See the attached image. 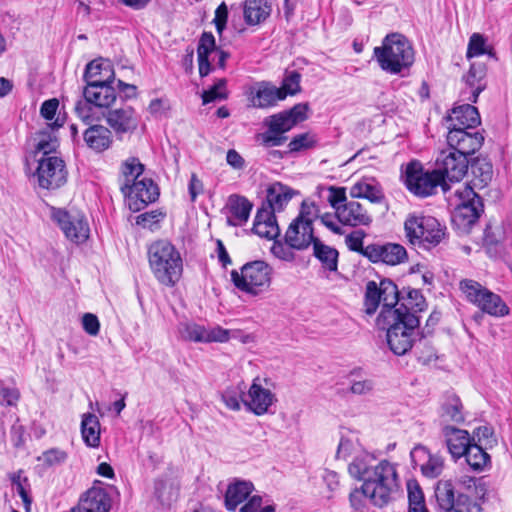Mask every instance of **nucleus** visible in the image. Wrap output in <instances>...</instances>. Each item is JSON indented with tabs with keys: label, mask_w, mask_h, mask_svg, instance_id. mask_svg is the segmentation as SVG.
<instances>
[{
	"label": "nucleus",
	"mask_w": 512,
	"mask_h": 512,
	"mask_svg": "<svg viewBox=\"0 0 512 512\" xmlns=\"http://www.w3.org/2000/svg\"><path fill=\"white\" fill-rule=\"evenodd\" d=\"M403 308L387 309L376 318L377 327L386 330L387 343L398 356L406 354L412 348L414 331L419 326V318Z\"/></svg>",
	"instance_id": "f257e3e1"
},
{
	"label": "nucleus",
	"mask_w": 512,
	"mask_h": 512,
	"mask_svg": "<svg viewBox=\"0 0 512 512\" xmlns=\"http://www.w3.org/2000/svg\"><path fill=\"white\" fill-rule=\"evenodd\" d=\"M374 57L386 73L405 76L415 61V52L410 41L402 34H388L382 45L374 48Z\"/></svg>",
	"instance_id": "f03ea898"
},
{
	"label": "nucleus",
	"mask_w": 512,
	"mask_h": 512,
	"mask_svg": "<svg viewBox=\"0 0 512 512\" xmlns=\"http://www.w3.org/2000/svg\"><path fill=\"white\" fill-rule=\"evenodd\" d=\"M150 269L156 280L166 286L173 287L183 273V260L179 251L170 242L159 240L148 249Z\"/></svg>",
	"instance_id": "7ed1b4c3"
},
{
	"label": "nucleus",
	"mask_w": 512,
	"mask_h": 512,
	"mask_svg": "<svg viewBox=\"0 0 512 512\" xmlns=\"http://www.w3.org/2000/svg\"><path fill=\"white\" fill-rule=\"evenodd\" d=\"M364 483L367 490L373 494V505L379 508L387 506L400 490L397 464L381 460L371 468Z\"/></svg>",
	"instance_id": "20e7f679"
},
{
	"label": "nucleus",
	"mask_w": 512,
	"mask_h": 512,
	"mask_svg": "<svg viewBox=\"0 0 512 512\" xmlns=\"http://www.w3.org/2000/svg\"><path fill=\"white\" fill-rule=\"evenodd\" d=\"M405 237L409 244L430 250L446 238V226L435 217L409 214L404 221Z\"/></svg>",
	"instance_id": "39448f33"
},
{
	"label": "nucleus",
	"mask_w": 512,
	"mask_h": 512,
	"mask_svg": "<svg viewBox=\"0 0 512 512\" xmlns=\"http://www.w3.org/2000/svg\"><path fill=\"white\" fill-rule=\"evenodd\" d=\"M455 196L459 203L452 214V223L460 233L467 234L483 212V204L481 198L468 184L457 188Z\"/></svg>",
	"instance_id": "423d86ee"
},
{
	"label": "nucleus",
	"mask_w": 512,
	"mask_h": 512,
	"mask_svg": "<svg viewBox=\"0 0 512 512\" xmlns=\"http://www.w3.org/2000/svg\"><path fill=\"white\" fill-rule=\"evenodd\" d=\"M272 269L264 261H254L245 264L241 271L233 270L231 278L236 288L257 296L268 290L271 284Z\"/></svg>",
	"instance_id": "0eeeda50"
},
{
	"label": "nucleus",
	"mask_w": 512,
	"mask_h": 512,
	"mask_svg": "<svg viewBox=\"0 0 512 512\" xmlns=\"http://www.w3.org/2000/svg\"><path fill=\"white\" fill-rule=\"evenodd\" d=\"M403 178L407 189L417 197L425 198L433 195L438 186H441L444 192L449 190L448 184L441 182V177L435 170H424L418 161L407 164Z\"/></svg>",
	"instance_id": "6e6552de"
},
{
	"label": "nucleus",
	"mask_w": 512,
	"mask_h": 512,
	"mask_svg": "<svg viewBox=\"0 0 512 512\" xmlns=\"http://www.w3.org/2000/svg\"><path fill=\"white\" fill-rule=\"evenodd\" d=\"M399 301V292L397 286L389 279H383L380 283L369 281L366 284L364 297V312L372 316L380 304L382 308L379 314L385 310H399L395 307Z\"/></svg>",
	"instance_id": "1a4fd4ad"
},
{
	"label": "nucleus",
	"mask_w": 512,
	"mask_h": 512,
	"mask_svg": "<svg viewBox=\"0 0 512 512\" xmlns=\"http://www.w3.org/2000/svg\"><path fill=\"white\" fill-rule=\"evenodd\" d=\"M274 384L266 377H255L246 389L244 398L245 408L256 416H262L270 412L277 403Z\"/></svg>",
	"instance_id": "9d476101"
},
{
	"label": "nucleus",
	"mask_w": 512,
	"mask_h": 512,
	"mask_svg": "<svg viewBox=\"0 0 512 512\" xmlns=\"http://www.w3.org/2000/svg\"><path fill=\"white\" fill-rule=\"evenodd\" d=\"M51 217L63 231L66 238L74 243L85 242L90 233L85 215L78 209L52 208Z\"/></svg>",
	"instance_id": "9b49d317"
},
{
	"label": "nucleus",
	"mask_w": 512,
	"mask_h": 512,
	"mask_svg": "<svg viewBox=\"0 0 512 512\" xmlns=\"http://www.w3.org/2000/svg\"><path fill=\"white\" fill-rule=\"evenodd\" d=\"M435 165L441 182L447 184V181L459 182L466 175L469 162L468 158L449 148L439 153Z\"/></svg>",
	"instance_id": "f8f14e48"
},
{
	"label": "nucleus",
	"mask_w": 512,
	"mask_h": 512,
	"mask_svg": "<svg viewBox=\"0 0 512 512\" xmlns=\"http://www.w3.org/2000/svg\"><path fill=\"white\" fill-rule=\"evenodd\" d=\"M35 176L40 187L56 189L66 182L67 172L64 161L57 156H46L38 159Z\"/></svg>",
	"instance_id": "ddd939ff"
},
{
	"label": "nucleus",
	"mask_w": 512,
	"mask_h": 512,
	"mask_svg": "<svg viewBox=\"0 0 512 512\" xmlns=\"http://www.w3.org/2000/svg\"><path fill=\"white\" fill-rule=\"evenodd\" d=\"M484 142V136L473 129L450 128L447 134L449 148L466 158L479 150Z\"/></svg>",
	"instance_id": "4468645a"
},
{
	"label": "nucleus",
	"mask_w": 512,
	"mask_h": 512,
	"mask_svg": "<svg viewBox=\"0 0 512 512\" xmlns=\"http://www.w3.org/2000/svg\"><path fill=\"white\" fill-rule=\"evenodd\" d=\"M364 257L373 263L381 262L390 266H396L404 263L408 258V254L405 247L397 243H373L365 246Z\"/></svg>",
	"instance_id": "2eb2a0df"
},
{
	"label": "nucleus",
	"mask_w": 512,
	"mask_h": 512,
	"mask_svg": "<svg viewBox=\"0 0 512 512\" xmlns=\"http://www.w3.org/2000/svg\"><path fill=\"white\" fill-rule=\"evenodd\" d=\"M123 195L128 198L129 208L136 212L155 202L159 196V190L152 179L142 177Z\"/></svg>",
	"instance_id": "dca6fc26"
},
{
	"label": "nucleus",
	"mask_w": 512,
	"mask_h": 512,
	"mask_svg": "<svg viewBox=\"0 0 512 512\" xmlns=\"http://www.w3.org/2000/svg\"><path fill=\"white\" fill-rule=\"evenodd\" d=\"M105 118L109 127L117 135L133 133L140 122V115L129 105L109 110Z\"/></svg>",
	"instance_id": "f3484780"
},
{
	"label": "nucleus",
	"mask_w": 512,
	"mask_h": 512,
	"mask_svg": "<svg viewBox=\"0 0 512 512\" xmlns=\"http://www.w3.org/2000/svg\"><path fill=\"white\" fill-rule=\"evenodd\" d=\"M410 455L412 462L416 467H419L424 477L434 479L442 474L445 467L442 456L432 454L422 445L414 447Z\"/></svg>",
	"instance_id": "a211bd4d"
},
{
	"label": "nucleus",
	"mask_w": 512,
	"mask_h": 512,
	"mask_svg": "<svg viewBox=\"0 0 512 512\" xmlns=\"http://www.w3.org/2000/svg\"><path fill=\"white\" fill-rule=\"evenodd\" d=\"M315 239L313 227L309 223V220H304L303 215L297 216V218L293 220L285 234L286 244L296 250L308 248Z\"/></svg>",
	"instance_id": "6ab92c4d"
},
{
	"label": "nucleus",
	"mask_w": 512,
	"mask_h": 512,
	"mask_svg": "<svg viewBox=\"0 0 512 512\" xmlns=\"http://www.w3.org/2000/svg\"><path fill=\"white\" fill-rule=\"evenodd\" d=\"M338 221L347 226H368L372 222V216L358 201H349L337 209Z\"/></svg>",
	"instance_id": "aec40b11"
},
{
	"label": "nucleus",
	"mask_w": 512,
	"mask_h": 512,
	"mask_svg": "<svg viewBox=\"0 0 512 512\" xmlns=\"http://www.w3.org/2000/svg\"><path fill=\"white\" fill-rule=\"evenodd\" d=\"M448 129H475L480 123V115L476 107L470 104H463L454 107L448 116Z\"/></svg>",
	"instance_id": "412c9836"
},
{
	"label": "nucleus",
	"mask_w": 512,
	"mask_h": 512,
	"mask_svg": "<svg viewBox=\"0 0 512 512\" xmlns=\"http://www.w3.org/2000/svg\"><path fill=\"white\" fill-rule=\"evenodd\" d=\"M83 96L95 106L108 108L116 101L117 95L112 83L97 84L95 81L86 83Z\"/></svg>",
	"instance_id": "4be33fe9"
},
{
	"label": "nucleus",
	"mask_w": 512,
	"mask_h": 512,
	"mask_svg": "<svg viewBox=\"0 0 512 512\" xmlns=\"http://www.w3.org/2000/svg\"><path fill=\"white\" fill-rule=\"evenodd\" d=\"M111 498L103 488L93 487L81 498L78 512H109Z\"/></svg>",
	"instance_id": "5701e85b"
},
{
	"label": "nucleus",
	"mask_w": 512,
	"mask_h": 512,
	"mask_svg": "<svg viewBox=\"0 0 512 512\" xmlns=\"http://www.w3.org/2000/svg\"><path fill=\"white\" fill-rule=\"evenodd\" d=\"M252 207V203L243 196H229L226 204L227 223L230 226L244 225L249 219Z\"/></svg>",
	"instance_id": "b1692460"
},
{
	"label": "nucleus",
	"mask_w": 512,
	"mask_h": 512,
	"mask_svg": "<svg viewBox=\"0 0 512 512\" xmlns=\"http://www.w3.org/2000/svg\"><path fill=\"white\" fill-rule=\"evenodd\" d=\"M443 435L448 451L454 459L461 458L472 443L471 437L466 430L452 426H445L443 428Z\"/></svg>",
	"instance_id": "393cba45"
},
{
	"label": "nucleus",
	"mask_w": 512,
	"mask_h": 512,
	"mask_svg": "<svg viewBox=\"0 0 512 512\" xmlns=\"http://www.w3.org/2000/svg\"><path fill=\"white\" fill-rule=\"evenodd\" d=\"M83 139L91 150L98 153L109 149L113 142L111 130L100 124L90 125L84 131Z\"/></svg>",
	"instance_id": "a878e982"
},
{
	"label": "nucleus",
	"mask_w": 512,
	"mask_h": 512,
	"mask_svg": "<svg viewBox=\"0 0 512 512\" xmlns=\"http://www.w3.org/2000/svg\"><path fill=\"white\" fill-rule=\"evenodd\" d=\"M266 193L269 210L275 213L283 211L298 192L288 185L274 182L268 186Z\"/></svg>",
	"instance_id": "bb28decb"
},
{
	"label": "nucleus",
	"mask_w": 512,
	"mask_h": 512,
	"mask_svg": "<svg viewBox=\"0 0 512 512\" xmlns=\"http://www.w3.org/2000/svg\"><path fill=\"white\" fill-rule=\"evenodd\" d=\"M115 73L108 60L96 59L87 64L84 80L86 83L95 81L97 84L113 83Z\"/></svg>",
	"instance_id": "cd10ccee"
},
{
	"label": "nucleus",
	"mask_w": 512,
	"mask_h": 512,
	"mask_svg": "<svg viewBox=\"0 0 512 512\" xmlns=\"http://www.w3.org/2000/svg\"><path fill=\"white\" fill-rule=\"evenodd\" d=\"M253 232L260 237L267 239L276 238L280 229L278 227L275 213L271 212L269 209H259L253 223Z\"/></svg>",
	"instance_id": "c85d7f7f"
},
{
	"label": "nucleus",
	"mask_w": 512,
	"mask_h": 512,
	"mask_svg": "<svg viewBox=\"0 0 512 512\" xmlns=\"http://www.w3.org/2000/svg\"><path fill=\"white\" fill-rule=\"evenodd\" d=\"M285 99V93H281L278 87L267 82H261L255 93L251 92V103L257 108L274 106L278 101Z\"/></svg>",
	"instance_id": "c756f323"
},
{
	"label": "nucleus",
	"mask_w": 512,
	"mask_h": 512,
	"mask_svg": "<svg viewBox=\"0 0 512 512\" xmlns=\"http://www.w3.org/2000/svg\"><path fill=\"white\" fill-rule=\"evenodd\" d=\"M144 172V165L136 157H129L121 163L120 166V190L122 193L127 191L134 183L140 180Z\"/></svg>",
	"instance_id": "7c9ffc66"
},
{
	"label": "nucleus",
	"mask_w": 512,
	"mask_h": 512,
	"mask_svg": "<svg viewBox=\"0 0 512 512\" xmlns=\"http://www.w3.org/2000/svg\"><path fill=\"white\" fill-rule=\"evenodd\" d=\"M272 12L270 0H245L244 20L248 25L264 22Z\"/></svg>",
	"instance_id": "2f4dec72"
},
{
	"label": "nucleus",
	"mask_w": 512,
	"mask_h": 512,
	"mask_svg": "<svg viewBox=\"0 0 512 512\" xmlns=\"http://www.w3.org/2000/svg\"><path fill=\"white\" fill-rule=\"evenodd\" d=\"M485 75L486 69L483 65H471L465 76V82L469 89V91H463V95L469 94V96L464 97L465 100L473 103L477 101L479 94L485 89V83L483 82Z\"/></svg>",
	"instance_id": "473e14b6"
},
{
	"label": "nucleus",
	"mask_w": 512,
	"mask_h": 512,
	"mask_svg": "<svg viewBox=\"0 0 512 512\" xmlns=\"http://www.w3.org/2000/svg\"><path fill=\"white\" fill-rule=\"evenodd\" d=\"M252 482L237 480L230 484L225 494V505L230 511H234L253 491Z\"/></svg>",
	"instance_id": "72a5a7b5"
},
{
	"label": "nucleus",
	"mask_w": 512,
	"mask_h": 512,
	"mask_svg": "<svg viewBox=\"0 0 512 512\" xmlns=\"http://www.w3.org/2000/svg\"><path fill=\"white\" fill-rule=\"evenodd\" d=\"M440 417L445 422L461 423L464 421L463 405L456 394L448 392L444 395Z\"/></svg>",
	"instance_id": "f704fd0d"
},
{
	"label": "nucleus",
	"mask_w": 512,
	"mask_h": 512,
	"mask_svg": "<svg viewBox=\"0 0 512 512\" xmlns=\"http://www.w3.org/2000/svg\"><path fill=\"white\" fill-rule=\"evenodd\" d=\"M483 313L493 317H505L509 314L510 309L501 297L489 289L482 296L479 303L476 305Z\"/></svg>",
	"instance_id": "c9c22d12"
},
{
	"label": "nucleus",
	"mask_w": 512,
	"mask_h": 512,
	"mask_svg": "<svg viewBox=\"0 0 512 512\" xmlns=\"http://www.w3.org/2000/svg\"><path fill=\"white\" fill-rule=\"evenodd\" d=\"M81 434L85 444L96 448L100 444V422L96 415L86 413L82 416Z\"/></svg>",
	"instance_id": "e433bc0d"
},
{
	"label": "nucleus",
	"mask_w": 512,
	"mask_h": 512,
	"mask_svg": "<svg viewBox=\"0 0 512 512\" xmlns=\"http://www.w3.org/2000/svg\"><path fill=\"white\" fill-rule=\"evenodd\" d=\"M471 184H469L473 190L485 188L493 178V167L490 162L485 159H476L472 165Z\"/></svg>",
	"instance_id": "4c0bfd02"
},
{
	"label": "nucleus",
	"mask_w": 512,
	"mask_h": 512,
	"mask_svg": "<svg viewBox=\"0 0 512 512\" xmlns=\"http://www.w3.org/2000/svg\"><path fill=\"white\" fill-rule=\"evenodd\" d=\"M313 254L321 262L324 269L336 271L338 267V251L328 245L323 244L317 238L312 243Z\"/></svg>",
	"instance_id": "58836bf2"
},
{
	"label": "nucleus",
	"mask_w": 512,
	"mask_h": 512,
	"mask_svg": "<svg viewBox=\"0 0 512 512\" xmlns=\"http://www.w3.org/2000/svg\"><path fill=\"white\" fill-rule=\"evenodd\" d=\"M463 456H465L469 467L476 472L484 471L490 466L489 454L485 451L483 446L475 442H472L470 446H468L467 452H465Z\"/></svg>",
	"instance_id": "ea45409f"
},
{
	"label": "nucleus",
	"mask_w": 512,
	"mask_h": 512,
	"mask_svg": "<svg viewBox=\"0 0 512 512\" xmlns=\"http://www.w3.org/2000/svg\"><path fill=\"white\" fill-rule=\"evenodd\" d=\"M247 385L244 381L228 386L221 394L225 406L232 411H239L241 404L244 405Z\"/></svg>",
	"instance_id": "a19ab883"
},
{
	"label": "nucleus",
	"mask_w": 512,
	"mask_h": 512,
	"mask_svg": "<svg viewBox=\"0 0 512 512\" xmlns=\"http://www.w3.org/2000/svg\"><path fill=\"white\" fill-rule=\"evenodd\" d=\"M59 108V100L51 98L44 101L40 107V115L46 120L51 129H59L64 125L65 118L57 114Z\"/></svg>",
	"instance_id": "79ce46f5"
},
{
	"label": "nucleus",
	"mask_w": 512,
	"mask_h": 512,
	"mask_svg": "<svg viewBox=\"0 0 512 512\" xmlns=\"http://www.w3.org/2000/svg\"><path fill=\"white\" fill-rule=\"evenodd\" d=\"M435 496L440 507L446 511H450L456 506L454 486L450 480L438 481L435 488Z\"/></svg>",
	"instance_id": "37998d69"
},
{
	"label": "nucleus",
	"mask_w": 512,
	"mask_h": 512,
	"mask_svg": "<svg viewBox=\"0 0 512 512\" xmlns=\"http://www.w3.org/2000/svg\"><path fill=\"white\" fill-rule=\"evenodd\" d=\"M350 196L352 198H365L373 203H378L383 198V194L377 186L365 181L355 183L350 188Z\"/></svg>",
	"instance_id": "c03bdc74"
},
{
	"label": "nucleus",
	"mask_w": 512,
	"mask_h": 512,
	"mask_svg": "<svg viewBox=\"0 0 512 512\" xmlns=\"http://www.w3.org/2000/svg\"><path fill=\"white\" fill-rule=\"evenodd\" d=\"M484 54L493 56V48L487 44V39L480 33H473L468 42L466 56L468 59Z\"/></svg>",
	"instance_id": "a18cd8bd"
},
{
	"label": "nucleus",
	"mask_w": 512,
	"mask_h": 512,
	"mask_svg": "<svg viewBox=\"0 0 512 512\" xmlns=\"http://www.w3.org/2000/svg\"><path fill=\"white\" fill-rule=\"evenodd\" d=\"M459 288L465 295L466 299L475 306L479 303L482 296H484L488 290L479 282L472 279H464L460 281Z\"/></svg>",
	"instance_id": "49530a36"
},
{
	"label": "nucleus",
	"mask_w": 512,
	"mask_h": 512,
	"mask_svg": "<svg viewBox=\"0 0 512 512\" xmlns=\"http://www.w3.org/2000/svg\"><path fill=\"white\" fill-rule=\"evenodd\" d=\"M154 497L163 506H169L176 498V490L163 479L154 482Z\"/></svg>",
	"instance_id": "de8ad7c7"
},
{
	"label": "nucleus",
	"mask_w": 512,
	"mask_h": 512,
	"mask_svg": "<svg viewBox=\"0 0 512 512\" xmlns=\"http://www.w3.org/2000/svg\"><path fill=\"white\" fill-rule=\"evenodd\" d=\"M405 307L404 309H407L409 313H413L416 315V312H421L426 307V301L423 297L422 293L417 289H411L407 293V297L405 299V302L399 304L397 301V307Z\"/></svg>",
	"instance_id": "09e8293b"
},
{
	"label": "nucleus",
	"mask_w": 512,
	"mask_h": 512,
	"mask_svg": "<svg viewBox=\"0 0 512 512\" xmlns=\"http://www.w3.org/2000/svg\"><path fill=\"white\" fill-rule=\"evenodd\" d=\"M367 500L373 505V494L367 490L364 482L360 488H355L349 494L350 506L356 511H363Z\"/></svg>",
	"instance_id": "8fccbe9b"
},
{
	"label": "nucleus",
	"mask_w": 512,
	"mask_h": 512,
	"mask_svg": "<svg viewBox=\"0 0 512 512\" xmlns=\"http://www.w3.org/2000/svg\"><path fill=\"white\" fill-rule=\"evenodd\" d=\"M227 81L222 78L217 80L212 87L202 93L203 104L227 98Z\"/></svg>",
	"instance_id": "3c124183"
},
{
	"label": "nucleus",
	"mask_w": 512,
	"mask_h": 512,
	"mask_svg": "<svg viewBox=\"0 0 512 512\" xmlns=\"http://www.w3.org/2000/svg\"><path fill=\"white\" fill-rule=\"evenodd\" d=\"M368 458V455L358 456L349 464L348 470L352 477L358 480H365L371 472V468L368 465Z\"/></svg>",
	"instance_id": "603ef678"
},
{
	"label": "nucleus",
	"mask_w": 512,
	"mask_h": 512,
	"mask_svg": "<svg viewBox=\"0 0 512 512\" xmlns=\"http://www.w3.org/2000/svg\"><path fill=\"white\" fill-rule=\"evenodd\" d=\"M267 127L275 132L284 134L293 128V122L290 121L285 112L270 116L265 121Z\"/></svg>",
	"instance_id": "864d4df0"
},
{
	"label": "nucleus",
	"mask_w": 512,
	"mask_h": 512,
	"mask_svg": "<svg viewBox=\"0 0 512 512\" xmlns=\"http://www.w3.org/2000/svg\"><path fill=\"white\" fill-rule=\"evenodd\" d=\"M39 138L36 144V153H43L42 157L52 156L51 153L55 152L58 147V141L55 136L41 132L38 134Z\"/></svg>",
	"instance_id": "5fc2aeb1"
},
{
	"label": "nucleus",
	"mask_w": 512,
	"mask_h": 512,
	"mask_svg": "<svg viewBox=\"0 0 512 512\" xmlns=\"http://www.w3.org/2000/svg\"><path fill=\"white\" fill-rule=\"evenodd\" d=\"M96 107L92 102L84 98V100H79L76 103L75 112L84 123L91 124L98 119L95 115Z\"/></svg>",
	"instance_id": "6e6d98bb"
},
{
	"label": "nucleus",
	"mask_w": 512,
	"mask_h": 512,
	"mask_svg": "<svg viewBox=\"0 0 512 512\" xmlns=\"http://www.w3.org/2000/svg\"><path fill=\"white\" fill-rule=\"evenodd\" d=\"M505 238L504 228L501 224H489L484 232V244L493 247L501 243Z\"/></svg>",
	"instance_id": "4d7b16f0"
},
{
	"label": "nucleus",
	"mask_w": 512,
	"mask_h": 512,
	"mask_svg": "<svg viewBox=\"0 0 512 512\" xmlns=\"http://www.w3.org/2000/svg\"><path fill=\"white\" fill-rule=\"evenodd\" d=\"M300 79L301 75L297 71H291L286 74L278 90L285 93V98L288 95H295L300 91Z\"/></svg>",
	"instance_id": "13d9d810"
},
{
	"label": "nucleus",
	"mask_w": 512,
	"mask_h": 512,
	"mask_svg": "<svg viewBox=\"0 0 512 512\" xmlns=\"http://www.w3.org/2000/svg\"><path fill=\"white\" fill-rule=\"evenodd\" d=\"M207 328L198 324H186L181 329V335L184 339L194 342H206Z\"/></svg>",
	"instance_id": "bf43d9fd"
},
{
	"label": "nucleus",
	"mask_w": 512,
	"mask_h": 512,
	"mask_svg": "<svg viewBox=\"0 0 512 512\" xmlns=\"http://www.w3.org/2000/svg\"><path fill=\"white\" fill-rule=\"evenodd\" d=\"M475 438H477V444L483 446L484 448L493 447L497 443V440L494 437L493 429L489 426H480L476 428L474 431V436L471 438V442H474Z\"/></svg>",
	"instance_id": "052dcab7"
},
{
	"label": "nucleus",
	"mask_w": 512,
	"mask_h": 512,
	"mask_svg": "<svg viewBox=\"0 0 512 512\" xmlns=\"http://www.w3.org/2000/svg\"><path fill=\"white\" fill-rule=\"evenodd\" d=\"M67 457L68 455L66 451L59 448H51L44 451L38 460L51 467L64 463L67 460Z\"/></svg>",
	"instance_id": "680f3d73"
},
{
	"label": "nucleus",
	"mask_w": 512,
	"mask_h": 512,
	"mask_svg": "<svg viewBox=\"0 0 512 512\" xmlns=\"http://www.w3.org/2000/svg\"><path fill=\"white\" fill-rule=\"evenodd\" d=\"M316 144L315 137L310 133H302L295 136L289 143L290 152H298L312 148Z\"/></svg>",
	"instance_id": "e2e57ef3"
},
{
	"label": "nucleus",
	"mask_w": 512,
	"mask_h": 512,
	"mask_svg": "<svg viewBox=\"0 0 512 512\" xmlns=\"http://www.w3.org/2000/svg\"><path fill=\"white\" fill-rule=\"evenodd\" d=\"M216 51L215 38L212 33L204 32L198 43L197 48V56L201 57H209L212 52Z\"/></svg>",
	"instance_id": "0e129e2a"
},
{
	"label": "nucleus",
	"mask_w": 512,
	"mask_h": 512,
	"mask_svg": "<svg viewBox=\"0 0 512 512\" xmlns=\"http://www.w3.org/2000/svg\"><path fill=\"white\" fill-rule=\"evenodd\" d=\"M365 238V232L362 230H355L348 234L345 238V243L349 250L360 253L364 256L365 247L363 246V240Z\"/></svg>",
	"instance_id": "69168bd1"
},
{
	"label": "nucleus",
	"mask_w": 512,
	"mask_h": 512,
	"mask_svg": "<svg viewBox=\"0 0 512 512\" xmlns=\"http://www.w3.org/2000/svg\"><path fill=\"white\" fill-rule=\"evenodd\" d=\"M407 493L409 507L425 503L422 489L416 481L411 480L407 482Z\"/></svg>",
	"instance_id": "338daca9"
},
{
	"label": "nucleus",
	"mask_w": 512,
	"mask_h": 512,
	"mask_svg": "<svg viewBox=\"0 0 512 512\" xmlns=\"http://www.w3.org/2000/svg\"><path fill=\"white\" fill-rule=\"evenodd\" d=\"M309 110V106L307 103H299L296 104L293 108H291L289 111H286L287 117H289L290 121L293 122V127L303 122L307 119V112Z\"/></svg>",
	"instance_id": "774afa93"
}]
</instances>
